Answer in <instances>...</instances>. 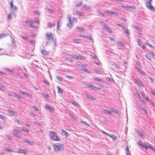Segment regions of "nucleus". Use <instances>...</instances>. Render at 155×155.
Listing matches in <instances>:
<instances>
[{
  "label": "nucleus",
  "instance_id": "5701e85b",
  "mask_svg": "<svg viewBox=\"0 0 155 155\" xmlns=\"http://www.w3.org/2000/svg\"><path fill=\"white\" fill-rule=\"evenodd\" d=\"M24 142H25V143H28L30 145H32L33 144V143H34L33 142H31V141H29L27 140H25L24 141Z\"/></svg>",
  "mask_w": 155,
  "mask_h": 155
},
{
  "label": "nucleus",
  "instance_id": "e2e57ef3",
  "mask_svg": "<svg viewBox=\"0 0 155 155\" xmlns=\"http://www.w3.org/2000/svg\"><path fill=\"white\" fill-rule=\"evenodd\" d=\"M91 58L94 59H96L97 58L96 56L95 55L91 56Z\"/></svg>",
  "mask_w": 155,
  "mask_h": 155
},
{
  "label": "nucleus",
  "instance_id": "3c124183",
  "mask_svg": "<svg viewBox=\"0 0 155 155\" xmlns=\"http://www.w3.org/2000/svg\"><path fill=\"white\" fill-rule=\"evenodd\" d=\"M124 32L127 34H128V30L127 28H124Z\"/></svg>",
  "mask_w": 155,
  "mask_h": 155
},
{
  "label": "nucleus",
  "instance_id": "423d86ee",
  "mask_svg": "<svg viewBox=\"0 0 155 155\" xmlns=\"http://www.w3.org/2000/svg\"><path fill=\"white\" fill-rule=\"evenodd\" d=\"M54 148L57 151H59L60 150L61 145L59 144H55L54 145Z\"/></svg>",
  "mask_w": 155,
  "mask_h": 155
},
{
  "label": "nucleus",
  "instance_id": "0eeeda50",
  "mask_svg": "<svg viewBox=\"0 0 155 155\" xmlns=\"http://www.w3.org/2000/svg\"><path fill=\"white\" fill-rule=\"evenodd\" d=\"M45 108L46 109L49 110L50 111H53L54 110V109L53 107L48 104L46 105Z\"/></svg>",
  "mask_w": 155,
  "mask_h": 155
},
{
  "label": "nucleus",
  "instance_id": "13d9d810",
  "mask_svg": "<svg viewBox=\"0 0 155 155\" xmlns=\"http://www.w3.org/2000/svg\"><path fill=\"white\" fill-rule=\"evenodd\" d=\"M12 9H13V11L15 10L17 11V8L15 6H13Z\"/></svg>",
  "mask_w": 155,
  "mask_h": 155
},
{
  "label": "nucleus",
  "instance_id": "58836bf2",
  "mask_svg": "<svg viewBox=\"0 0 155 155\" xmlns=\"http://www.w3.org/2000/svg\"><path fill=\"white\" fill-rule=\"evenodd\" d=\"M5 150H7L10 152H12L13 151L11 149H10L9 147H7L5 148Z\"/></svg>",
  "mask_w": 155,
  "mask_h": 155
},
{
  "label": "nucleus",
  "instance_id": "49530a36",
  "mask_svg": "<svg viewBox=\"0 0 155 155\" xmlns=\"http://www.w3.org/2000/svg\"><path fill=\"white\" fill-rule=\"evenodd\" d=\"M7 18H8V19L9 20V19H11V18H12V15H11L10 14H9L8 16H7Z\"/></svg>",
  "mask_w": 155,
  "mask_h": 155
},
{
  "label": "nucleus",
  "instance_id": "69168bd1",
  "mask_svg": "<svg viewBox=\"0 0 155 155\" xmlns=\"http://www.w3.org/2000/svg\"><path fill=\"white\" fill-rule=\"evenodd\" d=\"M34 22L36 23H39V20L38 19H35L34 21Z\"/></svg>",
  "mask_w": 155,
  "mask_h": 155
},
{
  "label": "nucleus",
  "instance_id": "774afa93",
  "mask_svg": "<svg viewBox=\"0 0 155 155\" xmlns=\"http://www.w3.org/2000/svg\"><path fill=\"white\" fill-rule=\"evenodd\" d=\"M151 93L153 95H155V91H154V90H153L152 91Z\"/></svg>",
  "mask_w": 155,
  "mask_h": 155
},
{
  "label": "nucleus",
  "instance_id": "6e6d98bb",
  "mask_svg": "<svg viewBox=\"0 0 155 155\" xmlns=\"http://www.w3.org/2000/svg\"><path fill=\"white\" fill-rule=\"evenodd\" d=\"M57 80H58L59 81H61V82L62 81V79L61 78H60V77H57Z\"/></svg>",
  "mask_w": 155,
  "mask_h": 155
},
{
  "label": "nucleus",
  "instance_id": "473e14b6",
  "mask_svg": "<svg viewBox=\"0 0 155 155\" xmlns=\"http://www.w3.org/2000/svg\"><path fill=\"white\" fill-rule=\"evenodd\" d=\"M86 97L88 98H90L92 100H94V97L92 96H91L89 95H87L86 96Z\"/></svg>",
  "mask_w": 155,
  "mask_h": 155
},
{
  "label": "nucleus",
  "instance_id": "4be33fe9",
  "mask_svg": "<svg viewBox=\"0 0 155 155\" xmlns=\"http://www.w3.org/2000/svg\"><path fill=\"white\" fill-rule=\"evenodd\" d=\"M8 35L7 34L3 33L0 35V38L6 37Z\"/></svg>",
  "mask_w": 155,
  "mask_h": 155
},
{
  "label": "nucleus",
  "instance_id": "c03bdc74",
  "mask_svg": "<svg viewBox=\"0 0 155 155\" xmlns=\"http://www.w3.org/2000/svg\"><path fill=\"white\" fill-rule=\"evenodd\" d=\"M78 59H84L85 58L83 56L81 55H80L79 56H78Z\"/></svg>",
  "mask_w": 155,
  "mask_h": 155
},
{
  "label": "nucleus",
  "instance_id": "4d7b16f0",
  "mask_svg": "<svg viewBox=\"0 0 155 155\" xmlns=\"http://www.w3.org/2000/svg\"><path fill=\"white\" fill-rule=\"evenodd\" d=\"M139 45L143 49H145V46L144 45H141L140 44H139Z\"/></svg>",
  "mask_w": 155,
  "mask_h": 155
},
{
  "label": "nucleus",
  "instance_id": "338daca9",
  "mask_svg": "<svg viewBox=\"0 0 155 155\" xmlns=\"http://www.w3.org/2000/svg\"><path fill=\"white\" fill-rule=\"evenodd\" d=\"M98 12L100 14H101L103 16H104V14L102 12H101L100 11H99Z\"/></svg>",
  "mask_w": 155,
  "mask_h": 155
},
{
  "label": "nucleus",
  "instance_id": "ddd939ff",
  "mask_svg": "<svg viewBox=\"0 0 155 155\" xmlns=\"http://www.w3.org/2000/svg\"><path fill=\"white\" fill-rule=\"evenodd\" d=\"M19 151L20 152V153H23L25 154H26L27 153H28V151L26 150H21L20 149L18 151V152H19Z\"/></svg>",
  "mask_w": 155,
  "mask_h": 155
},
{
  "label": "nucleus",
  "instance_id": "dca6fc26",
  "mask_svg": "<svg viewBox=\"0 0 155 155\" xmlns=\"http://www.w3.org/2000/svg\"><path fill=\"white\" fill-rule=\"evenodd\" d=\"M61 130L62 133H64V135L66 137H67L68 136L69 134L66 131L62 129Z\"/></svg>",
  "mask_w": 155,
  "mask_h": 155
},
{
  "label": "nucleus",
  "instance_id": "c756f323",
  "mask_svg": "<svg viewBox=\"0 0 155 155\" xmlns=\"http://www.w3.org/2000/svg\"><path fill=\"white\" fill-rule=\"evenodd\" d=\"M148 53L152 55L153 57H155V54H154L152 51H149L148 52Z\"/></svg>",
  "mask_w": 155,
  "mask_h": 155
},
{
  "label": "nucleus",
  "instance_id": "20e7f679",
  "mask_svg": "<svg viewBox=\"0 0 155 155\" xmlns=\"http://www.w3.org/2000/svg\"><path fill=\"white\" fill-rule=\"evenodd\" d=\"M13 132L14 133V136L20 138L21 137L20 136L19 134V133L20 131L18 130L14 129L13 130Z\"/></svg>",
  "mask_w": 155,
  "mask_h": 155
},
{
  "label": "nucleus",
  "instance_id": "a211bd4d",
  "mask_svg": "<svg viewBox=\"0 0 155 155\" xmlns=\"http://www.w3.org/2000/svg\"><path fill=\"white\" fill-rule=\"evenodd\" d=\"M33 23V22L32 21H30L29 22V25H30V26L31 28H35V26L33 25L32 24Z\"/></svg>",
  "mask_w": 155,
  "mask_h": 155
},
{
  "label": "nucleus",
  "instance_id": "f8f14e48",
  "mask_svg": "<svg viewBox=\"0 0 155 155\" xmlns=\"http://www.w3.org/2000/svg\"><path fill=\"white\" fill-rule=\"evenodd\" d=\"M74 14H78L80 16H83V13L82 12H80L78 11L77 10H74Z\"/></svg>",
  "mask_w": 155,
  "mask_h": 155
},
{
  "label": "nucleus",
  "instance_id": "a878e982",
  "mask_svg": "<svg viewBox=\"0 0 155 155\" xmlns=\"http://www.w3.org/2000/svg\"><path fill=\"white\" fill-rule=\"evenodd\" d=\"M57 88L58 90V92L60 93H62L63 92V90L58 86L57 87Z\"/></svg>",
  "mask_w": 155,
  "mask_h": 155
},
{
  "label": "nucleus",
  "instance_id": "ea45409f",
  "mask_svg": "<svg viewBox=\"0 0 155 155\" xmlns=\"http://www.w3.org/2000/svg\"><path fill=\"white\" fill-rule=\"evenodd\" d=\"M0 118L2 120H5L6 118L5 116L1 114H0Z\"/></svg>",
  "mask_w": 155,
  "mask_h": 155
},
{
  "label": "nucleus",
  "instance_id": "c85d7f7f",
  "mask_svg": "<svg viewBox=\"0 0 155 155\" xmlns=\"http://www.w3.org/2000/svg\"><path fill=\"white\" fill-rule=\"evenodd\" d=\"M13 94L15 95L16 97L19 99H20L21 97L20 96L15 92H13Z\"/></svg>",
  "mask_w": 155,
  "mask_h": 155
},
{
  "label": "nucleus",
  "instance_id": "0e129e2a",
  "mask_svg": "<svg viewBox=\"0 0 155 155\" xmlns=\"http://www.w3.org/2000/svg\"><path fill=\"white\" fill-rule=\"evenodd\" d=\"M117 25L119 26H120L121 27H122V28H124V26L122 25H121V24H117Z\"/></svg>",
  "mask_w": 155,
  "mask_h": 155
},
{
  "label": "nucleus",
  "instance_id": "393cba45",
  "mask_svg": "<svg viewBox=\"0 0 155 155\" xmlns=\"http://www.w3.org/2000/svg\"><path fill=\"white\" fill-rule=\"evenodd\" d=\"M85 38H87L88 39L92 41L93 43H94L93 39L92 38L91 36H89L88 35L87 36H86Z\"/></svg>",
  "mask_w": 155,
  "mask_h": 155
},
{
  "label": "nucleus",
  "instance_id": "7c9ffc66",
  "mask_svg": "<svg viewBox=\"0 0 155 155\" xmlns=\"http://www.w3.org/2000/svg\"><path fill=\"white\" fill-rule=\"evenodd\" d=\"M0 89L2 91H4L5 89V87L3 85H0Z\"/></svg>",
  "mask_w": 155,
  "mask_h": 155
},
{
  "label": "nucleus",
  "instance_id": "72a5a7b5",
  "mask_svg": "<svg viewBox=\"0 0 155 155\" xmlns=\"http://www.w3.org/2000/svg\"><path fill=\"white\" fill-rule=\"evenodd\" d=\"M106 79L107 80H108L111 82H114V80L110 78L109 77H107L106 78Z\"/></svg>",
  "mask_w": 155,
  "mask_h": 155
},
{
  "label": "nucleus",
  "instance_id": "412c9836",
  "mask_svg": "<svg viewBox=\"0 0 155 155\" xmlns=\"http://www.w3.org/2000/svg\"><path fill=\"white\" fill-rule=\"evenodd\" d=\"M105 111L104 113L106 114H109L110 115H112V113L111 112V111L110 110H104Z\"/></svg>",
  "mask_w": 155,
  "mask_h": 155
},
{
  "label": "nucleus",
  "instance_id": "39448f33",
  "mask_svg": "<svg viewBox=\"0 0 155 155\" xmlns=\"http://www.w3.org/2000/svg\"><path fill=\"white\" fill-rule=\"evenodd\" d=\"M100 23L101 24V25L104 27L103 28V29H105L106 30H109V28H108L107 27V25L106 24L104 23V22H103L102 21H101L100 22Z\"/></svg>",
  "mask_w": 155,
  "mask_h": 155
},
{
  "label": "nucleus",
  "instance_id": "2f4dec72",
  "mask_svg": "<svg viewBox=\"0 0 155 155\" xmlns=\"http://www.w3.org/2000/svg\"><path fill=\"white\" fill-rule=\"evenodd\" d=\"M65 61L71 62H73V60L71 58H66L65 60Z\"/></svg>",
  "mask_w": 155,
  "mask_h": 155
},
{
  "label": "nucleus",
  "instance_id": "6ab92c4d",
  "mask_svg": "<svg viewBox=\"0 0 155 155\" xmlns=\"http://www.w3.org/2000/svg\"><path fill=\"white\" fill-rule=\"evenodd\" d=\"M21 130L23 131H24L26 132V133H28L29 132V130H28V129L25 127H23L22 128Z\"/></svg>",
  "mask_w": 155,
  "mask_h": 155
},
{
  "label": "nucleus",
  "instance_id": "aec40b11",
  "mask_svg": "<svg viewBox=\"0 0 155 155\" xmlns=\"http://www.w3.org/2000/svg\"><path fill=\"white\" fill-rule=\"evenodd\" d=\"M74 41L77 43H80L81 42V40L79 39H77L74 38L73 39Z\"/></svg>",
  "mask_w": 155,
  "mask_h": 155
},
{
  "label": "nucleus",
  "instance_id": "1a4fd4ad",
  "mask_svg": "<svg viewBox=\"0 0 155 155\" xmlns=\"http://www.w3.org/2000/svg\"><path fill=\"white\" fill-rule=\"evenodd\" d=\"M138 144L139 146H140L141 147L145 149L146 150H147V147L145 144H143L141 142H138Z\"/></svg>",
  "mask_w": 155,
  "mask_h": 155
},
{
  "label": "nucleus",
  "instance_id": "8fccbe9b",
  "mask_svg": "<svg viewBox=\"0 0 155 155\" xmlns=\"http://www.w3.org/2000/svg\"><path fill=\"white\" fill-rule=\"evenodd\" d=\"M137 84L139 85V87H141L143 86V84L140 82H140L137 83Z\"/></svg>",
  "mask_w": 155,
  "mask_h": 155
},
{
  "label": "nucleus",
  "instance_id": "37998d69",
  "mask_svg": "<svg viewBox=\"0 0 155 155\" xmlns=\"http://www.w3.org/2000/svg\"><path fill=\"white\" fill-rule=\"evenodd\" d=\"M67 26L69 28H71L72 27V24L71 23H69L67 25Z\"/></svg>",
  "mask_w": 155,
  "mask_h": 155
},
{
  "label": "nucleus",
  "instance_id": "603ef678",
  "mask_svg": "<svg viewBox=\"0 0 155 155\" xmlns=\"http://www.w3.org/2000/svg\"><path fill=\"white\" fill-rule=\"evenodd\" d=\"M117 44L120 46H123V44L121 43V42L118 41H117Z\"/></svg>",
  "mask_w": 155,
  "mask_h": 155
},
{
  "label": "nucleus",
  "instance_id": "680f3d73",
  "mask_svg": "<svg viewBox=\"0 0 155 155\" xmlns=\"http://www.w3.org/2000/svg\"><path fill=\"white\" fill-rule=\"evenodd\" d=\"M79 36L80 37H82L85 38L86 35H85L80 34L79 35Z\"/></svg>",
  "mask_w": 155,
  "mask_h": 155
},
{
  "label": "nucleus",
  "instance_id": "f257e3e1",
  "mask_svg": "<svg viewBox=\"0 0 155 155\" xmlns=\"http://www.w3.org/2000/svg\"><path fill=\"white\" fill-rule=\"evenodd\" d=\"M50 136L51 139L55 141L60 140V138L57 135L56 133L54 131H50Z\"/></svg>",
  "mask_w": 155,
  "mask_h": 155
},
{
  "label": "nucleus",
  "instance_id": "052dcab7",
  "mask_svg": "<svg viewBox=\"0 0 155 155\" xmlns=\"http://www.w3.org/2000/svg\"><path fill=\"white\" fill-rule=\"evenodd\" d=\"M21 37L22 39H24L25 40H26L28 39L27 37H25L23 35H21Z\"/></svg>",
  "mask_w": 155,
  "mask_h": 155
},
{
  "label": "nucleus",
  "instance_id": "f3484780",
  "mask_svg": "<svg viewBox=\"0 0 155 155\" xmlns=\"http://www.w3.org/2000/svg\"><path fill=\"white\" fill-rule=\"evenodd\" d=\"M108 136L112 138L113 140H116L117 139V137L113 134L109 135Z\"/></svg>",
  "mask_w": 155,
  "mask_h": 155
},
{
  "label": "nucleus",
  "instance_id": "b1692460",
  "mask_svg": "<svg viewBox=\"0 0 155 155\" xmlns=\"http://www.w3.org/2000/svg\"><path fill=\"white\" fill-rule=\"evenodd\" d=\"M77 65L78 66L81 67V68H84V67H86L85 65L82 64H78Z\"/></svg>",
  "mask_w": 155,
  "mask_h": 155
},
{
  "label": "nucleus",
  "instance_id": "a19ab883",
  "mask_svg": "<svg viewBox=\"0 0 155 155\" xmlns=\"http://www.w3.org/2000/svg\"><path fill=\"white\" fill-rule=\"evenodd\" d=\"M115 113H116L118 115H119L120 114V112L119 111H117V110H114V112H113Z\"/></svg>",
  "mask_w": 155,
  "mask_h": 155
},
{
  "label": "nucleus",
  "instance_id": "4c0bfd02",
  "mask_svg": "<svg viewBox=\"0 0 155 155\" xmlns=\"http://www.w3.org/2000/svg\"><path fill=\"white\" fill-rule=\"evenodd\" d=\"M81 70L82 71H85V72L90 73V71H88L86 69H85L84 68H81Z\"/></svg>",
  "mask_w": 155,
  "mask_h": 155
},
{
  "label": "nucleus",
  "instance_id": "f704fd0d",
  "mask_svg": "<svg viewBox=\"0 0 155 155\" xmlns=\"http://www.w3.org/2000/svg\"><path fill=\"white\" fill-rule=\"evenodd\" d=\"M134 81L135 82H136L137 84L140 81V79L138 78H134Z\"/></svg>",
  "mask_w": 155,
  "mask_h": 155
},
{
  "label": "nucleus",
  "instance_id": "f03ea898",
  "mask_svg": "<svg viewBox=\"0 0 155 155\" xmlns=\"http://www.w3.org/2000/svg\"><path fill=\"white\" fill-rule=\"evenodd\" d=\"M45 37L48 41L51 42L54 40L53 36L51 32H47L46 33Z\"/></svg>",
  "mask_w": 155,
  "mask_h": 155
},
{
  "label": "nucleus",
  "instance_id": "6e6552de",
  "mask_svg": "<svg viewBox=\"0 0 155 155\" xmlns=\"http://www.w3.org/2000/svg\"><path fill=\"white\" fill-rule=\"evenodd\" d=\"M135 130L138 134L141 137H144V136L142 134L141 132H140L138 129L135 128Z\"/></svg>",
  "mask_w": 155,
  "mask_h": 155
},
{
  "label": "nucleus",
  "instance_id": "c9c22d12",
  "mask_svg": "<svg viewBox=\"0 0 155 155\" xmlns=\"http://www.w3.org/2000/svg\"><path fill=\"white\" fill-rule=\"evenodd\" d=\"M72 57L73 58L75 59H78V56L76 55L75 54L72 55Z\"/></svg>",
  "mask_w": 155,
  "mask_h": 155
},
{
  "label": "nucleus",
  "instance_id": "e433bc0d",
  "mask_svg": "<svg viewBox=\"0 0 155 155\" xmlns=\"http://www.w3.org/2000/svg\"><path fill=\"white\" fill-rule=\"evenodd\" d=\"M80 122L81 123H82V124H85V125H87V126H89V125L87 124L86 122H85L84 121H83L82 120H81L80 121Z\"/></svg>",
  "mask_w": 155,
  "mask_h": 155
},
{
  "label": "nucleus",
  "instance_id": "9d476101",
  "mask_svg": "<svg viewBox=\"0 0 155 155\" xmlns=\"http://www.w3.org/2000/svg\"><path fill=\"white\" fill-rule=\"evenodd\" d=\"M41 52L42 54L44 56L47 55L49 53V51H47L45 50H42V49L41 50Z\"/></svg>",
  "mask_w": 155,
  "mask_h": 155
},
{
  "label": "nucleus",
  "instance_id": "7ed1b4c3",
  "mask_svg": "<svg viewBox=\"0 0 155 155\" xmlns=\"http://www.w3.org/2000/svg\"><path fill=\"white\" fill-rule=\"evenodd\" d=\"M147 7L149 9L152 11H155V8L152 6L151 5V2H147L146 3Z\"/></svg>",
  "mask_w": 155,
  "mask_h": 155
},
{
  "label": "nucleus",
  "instance_id": "bf43d9fd",
  "mask_svg": "<svg viewBox=\"0 0 155 155\" xmlns=\"http://www.w3.org/2000/svg\"><path fill=\"white\" fill-rule=\"evenodd\" d=\"M32 107H33L34 109V110H35L36 111H38L39 110V109H38L35 106H32Z\"/></svg>",
  "mask_w": 155,
  "mask_h": 155
},
{
  "label": "nucleus",
  "instance_id": "2eb2a0df",
  "mask_svg": "<svg viewBox=\"0 0 155 155\" xmlns=\"http://www.w3.org/2000/svg\"><path fill=\"white\" fill-rule=\"evenodd\" d=\"M41 94L42 95V97L44 98H46L48 99H49V96L48 95L45 94L44 93H42Z\"/></svg>",
  "mask_w": 155,
  "mask_h": 155
},
{
  "label": "nucleus",
  "instance_id": "de8ad7c7",
  "mask_svg": "<svg viewBox=\"0 0 155 155\" xmlns=\"http://www.w3.org/2000/svg\"><path fill=\"white\" fill-rule=\"evenodd\" d=\"M66 77L68 78L69 79H73V77L69 76L68 75H66Z\"/></svg>",
  "mask_w": 155,
  "mask_h": 155
},
{
  "label": "nucleus",
  "instance_id": "cd10ccee",
  "mask_svg": "<svg viewBox=\"0 0 155 155\" xmlns=\"http://www.w3.org/2000/svg\"><path fill=\"white\" fill-rule=\"evenodd\" d=\"M45 8L47 9L48 12H50L51 13L53 12V10H52L51 9L48 8L47 6H46Z\"/></svg>",
  "mask_w": 155,
  "mask_h": 155
},
{
  "label": "nucleus",
  "instance_id": "79ce46f5",
  "mask_svg": "<svg viewBox=\"0 0 155 155\" xmlns=\"http://www.w3.org/2000/svg\"><path fill=\"white\" fill-rule=\"evenodd\" d=\"M94 80H96V81H101V82L102 81V80L98 78H97V77H95V78L94 77Z\"/></svg>",
  "mask_w": 155,
  "mask_h": 155
},
{
  "label": "nucleus",
  "instance_id": "9b49d317",
  "mask_svg": "<svg viewBox=\"0 0 155 155\" xmlns=\"http://www.w3.org/2000/svg\"><path fill=\"white\" fill-rule=\"evenodd\" d=\"M82 2H80L79 1H77L75 2V6L77 7H78L80 5H81Z\"/></svg>",
  "mask_w": 155,
  "mask_h": 155
},
{
  "label": "nucleus",
  "instance_id": "09e8293b",
  "mask_svg": "<svg viewBox=\"0 0 155 155\" xmlns=\"http://www.w3.org/2000/svg\"><path fill=\"white\" fill-rule=\"evenodd\" d=\"M5 135L6 136V137L8 138L10 140H12V138L11 137H10L9 135H8L7 134H5Z\"/></svg>",
  "mask_w": 155,
  "mask_h": 155
},
{
  "label": "nucleus",
  "instance_id": "4468645a",
  "mask_svg": "<svg viewBox=\"0 0 155 155\" xmlns=\"http://www.w3.org/2000/svg\"><path fill=\"white\" fill-rule=\"evenodd\" d=\"M8 113L10 114H11L13 115H15V112L14 111L12 110L9 109L8 110Z\"/></svg>",
  "mask_w": 155,
  "mask_h": 155
},
{
  "label": "nucleus",
  "instance_id": "5fc2aeb1",
  "mask_svg": "<svg viewBox=\"0 0 155 155\" xmlns=\"http://www.w3.org/2000/svg\"><path fill=\"white\" fill-rule=\"evenodd\" d=\"M10 4L11 5V8L12 9V8L13 7V1H11L10 2Z\"/></svg>",
  "mask_w": 155,
  "mask_h": 155
},
{
  "label": "nucleus",
  "instance_id": "bb28decb",
  "mask_svg": "<svg viewBox=\"0 0 155 155\" xmlns=\"http://www.w3.org/2000/svg\"><path fill=\"white\" fill-rule=\"evenodd\" d=\"M82 7L87 10H89V9H91L89 7V6L86 5H83Z\"/></svg>",
  "mask_w": 155,
  "mask_h": 155
},
{
  "label": "nucleus",
  "instance_id": "864d4df0",
  "mask_svg": "<svg viewBox=\"0 0 155 155\" xmlns=\"http://www.w3.org/2000/svg\"><path fill=\"white\" fill-rule=\"evenodd\" d=\"M145 57L147 58V59H148L150 60H151V58H150V57L147 54H146L145 55Z\"/></svg>",
  "mask_w": 155,
  "mask_h": 155
},
{
  "label": "nucleus",
  "instance_id": "a18cd8bd",
  "mask_svg": "<svg viewBox=\"0 0 155 155\" xmlns=\"http://www.w3.org/2000/svg\"><path fill=\"white\" fill-rule=\"evenodd\" d=\"M34 123L35 124H37L39 126H41V124H40L39 123H38V121H35L34 122Z\"/></svg>",
  "mask_w": 155,
  "mask_h": 155
}]
</instances>
